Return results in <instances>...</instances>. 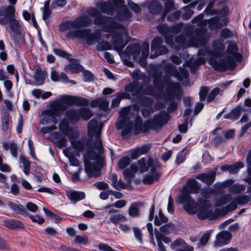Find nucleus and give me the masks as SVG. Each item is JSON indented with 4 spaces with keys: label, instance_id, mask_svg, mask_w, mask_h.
Listing matches in <instances>:
<instances>
[{
    "label": "nucleus",
    "instance_id": "obj_1",
    "mask_svg": "<svg viewBox=\"0 0 251 251\" xmlns=\"http://www.w3.org/2000/svg\"><path fill=\"white\" fill-rule=\"evenodd\" d=\"M201 186V184L195 179L188 180L186 185L182 188V194L178 198V202L183 204V209L188 213L191 215L197 213V217L200 220L214 219L215 215L210 209L211 204L210 201L201 198L197 203L190 195L198 193Z\"/></svg>",
    "mask_w": 251,
    "mask_h": 251
},
{
    "label": "nucleus",
    "instance_id": "obj_2",
    "mask_svg": "<svg viewBox=\"0 0 251 251\" xmlns=\"http://www.w3.org/2000/svg\"><path fill=\"white\" fill-rule=\"evenodd\" d=\"M91 24V19L87 16L83 15L75 18L74 20L66 21L63 25L66 29L69 30L67 34L68 38L85 39L87 45L92 46L99 42L101 39V35L100 32L93 33L91 29L85 28Z\"/></svg>",
    "mask_w": 251,
    "mask_h": 251
},
{
    "label": "nucleus",
    "instance_id": "obj_3",
    "mask_svg": "<svg viewBox=\"0 0 251 251\" xmlns=\"http://www.w3.org/2000/svg\"><path fill=\"white\" fill-rule=\"evenodd\" d=\"M87 13L90 16L94 17L93 23L97 25L103 26L106 32L113 33L115 30H121L114 34L112 41L115 49L122 50L125 46L123 44L122 35L124 33H126V27L115 21L113 18L102 15L96 8H89Z\"/></svg>",
    "mask_w": 251,
    "mask_h": 251
},
{
    "label": "nucleus",
    "instance_id": "obj_4",
    "mask_svg": "<svg viewBox=\"0 0 251 251\" xmlns=\"http://www.w3.org/2000/svg\"><path fill=\"white\" fill-rule=\"evenodd\" d=\"M238 48L235 43H230L227 47L226 50V58H219L218 53L214 54L209 59V64L213 69L218 71H226L228 69H233L236 67L235 59L239 61L241 58L240 54L237 52Z\"/></svg>",
    "mask_w": 251,
    "mask_h": 251
},
{
    "label": "nucleus",
    "instance_id": "obj_5",
    "mask_svg": "<svg viewBox=\"0 0 251 251\" xmlns=\"http://www.w3.org/2000/svg\"><path fill=\"white\" fill-rule=\"evenodd\" d=\"M170 77L165 75L163 77V82L167 85L165 88L166 95L164 98V102L169 105L167 111L173 112L178 108V103L175 99L180 100L181 97V87L178 82H170Z\"/></svg>",
    "mask_w": 251,
    "mask_h": 251
},
{
    "label": "nucleus",
    "instance_id": "obj_6",
    "mask_svg": "<svg viewBox=\"0 0 251 251\" xmlns=\"http://www.w3.org/2000/svg\"><path fill=\"white\" fill-rule=\"evenodd\" d=\"M139 170L141 173H144L150 168V172L144 177L142 182L145 184H151L157 181L162 175L160 172V165L158 161H154L152 158L148 160V163L145 158H142L138 161Z\"/></svg>",
    "mask_w": 251,
    "mask_h": 251
},
{
    "label": "nucleus",
    "instance_id": "obj_7",
    "mask_svg": "<svg viewBox=\"0 0 251 251\" xmlns=\"http://www.w3.org/2000/svg\"><path fill=\"white\" fill-rule=\"evenodd\" d=\"M87 158L84 159L85 172L89 178L98 177L101 174L103 166L104 159L99 157L98 153L92 149L87 150Z\"/></svg>",
    "mask_w": 251,
    "mask_h": 251
},
{
    "label": "nucleus",
    "instance_id": "obj_8",
    "mask_svg": "<svg viewBox=\"0 0 251 251\" xmlns=\"http://www.w3.org/2000/svg\"><path fill=\"white\" fill-rule=\"evenodd\" d=\"M71 105L69 96H65L60 100H56L51 105V110L47 111V115L44 117L41 120L42 124H46L50 123V117L51 118V121L56 124L57 120L55 117L60 116L62 112L66 111L68 106Z\"/></svg>",
    "mask_w": 251,
    "mask_h": 251
},
{
    "label": "nucleus",
    "instance_id": "obj_9",
    "mask_svg": "<svg viewBox=\"0 0 251 251\" xmlns=\"http://www.w3.org/2000/svg\"><path fill=\"white\" fill-rule=\"evenodd\" d=\"M169 113L168 111H161L158 114H155L152 119L146 120L144 123V130L149 132L150 130H160L168 122L170 118Z\"/></svg>",
    "mask_w": 251,
    "mask_h": 251
},
{
    "label": "nucleus",
    "instance_id": "obj_10",
    "mask_svg": "<svg viewBox=\"0 0 251 251\" xmlns=\"http://www.w3.org/2000/svg\"><path fill=\"white\" fill-rule=\"evenodd\" d=\"M129 110L127 108H123L120 112L121 120L116 124V128L121 129V135L123 138H127L131 134L133 123L130 122L128 115Z\"/></svg>",
    "mask_w": 251,
    "mask_h": 251
},
{
    "label": "nucleus",
    "instance_id": "obj_11",
    "mask_svg": "<svg viewBox=\"0 0 251 251\" xmlns=\"http://www.w3.org/2000/svg\"><path fill=\"white\" fill-rule=\"evenodd\" d=\"M210 35L205 27H198L194 29V35L189 42L195 47H205L207 44Z\"/></svg>",
    "mask_w": 251,
    "mask_h": 251
},
{
    "label": "nucleus",
    "instance_id": "obj_12",
    "mask_svg": "<svg viewBox=\"0 0 251 251\" xmlns=\"http://www.w3.org/2000/svg\"><path fill=\"white\" fill-rule=\"evenodd\" d=\"M16 10L13 5L0 7V25H6L15 17Z\"/></svg>",
    "mask_w": 251,
    "mask_h": 251
},
{
    "label": "nucleus",
    "instance_id": "obj_13",
    "mask_svg": "<svg viewBox=\"0 0 251 251\" xmlns=\"http://www.w3.org/2000/svg\"><path fill=\"white\" fill-rule=\"evenodd\" d=\"M220 16L213 17L208 21V27L211 30H217L221 29L223 25H226L228 22V19L225 17L223 20V23L220 22Z\"/></svg>",
    "mask_w": 251,
    "mask_h": 251
},
{
    "label": "nucleus",
    "instance_id": "obj_14",
    "mask_svg": "<svg viewBox=\"0 0 251 251\" xmlns=\"http://www.w3.org/2000/svg\"><path fill=\"white\" fill-rule=\"evenodd\" d=\"M216 172L213 171L208 173H201L196 176V178L209 186L213 184L216 179Z\"/></svg>",
    "mask_w": 251,
    "mask_h": 251
},
{
    "label": "nucleus",
    "instance_id": "obj_15",
    "mask_svg": "<svg viewBox=\"0 0 251 251\" xmlns=\"http://www.w3.org/2000/svg\"><path fill=\"white\" fill-rule=\"evenodd\" d=\"M97 7L103 13L110 15H113L115 13V8L110 1L99 2L97 4Z\"/></svg>",
    "mask_w": 251,
    "mask_h": 251
},
{
    "label": "nucleus",
    "instance_id": "obj_16",
    "mask_svg": "<svg viewBox=\"0 0 251 251\" xmlns=\"http://www.w3.org/2000/svg\"><path fill=\"white\" fill-rule=\"evenodd\" d=\"M231 238V234L229 232L223 231L219 232L216 236L215 245L221 247L228 244Z\"/></svg>",
    "mask_w": 251,
    "mask_h": 251
},
{
    "label": "nucleus",
    "instance_id": "obj_17",
    "mask_svg": "<svg viewBox=\"0 0 251 251\" xmlns=\"http://www.w3.org/2000/svg\"><path fill=\"white\" fill-rule=\"evenodd\" d=\"M8 206L15 214H19L24 218H26L29 215V213L22 204H17L13 202L9 201L8 203Z\"/></svg>",
    "mask_w": 251,
    "mask_h": 251
},
{
    "label": "nucleus",
    "instance_id": "obj_18",
    "mask_svg": "<svg viewBox=\"0 0 251 251\" xmlns=\"http://www.w3.org/2000/svg\"><path fill=\"white\" fill-rule=\"evenodd\" d=\"M66 196L73 203H76L78 201L84 199L85 198V194L84 192L75 190L66 191Z\"/></svg>",
    "mask_w": 251,
    "mask_h": 251
},
{
    "label": "nucleus",
    "instance_id": "obj_19",
    "mask_svg": "<svg viewBox=\"0 0 251 251\" xmlns=\"http://www.w3.org/2000/svg\"><path fill=\"white\" fill-rule=\"evenodd\" d=\"M131 13L125 5L117 8V15L115 17L119 20H124L131 18Z\"/></svg>",
    "mask_w": 251,
    "mask_h": 251
},
{
    "label": "nucleus",
    "instance_id": "obj_20",
    "mask_svg": "<svg viewBox=\"0 0 251 251\" xmlns=\"http://www.w3.org/2000/svg\"><path fill=\"white\" fill-rule=\"evenodd\" d=\"M159 32L164 36L166 42L172 41L173 36L171 34V26H169L166 24L158 25L157 26Z\"/></svg>",
    "mask_w": 251,
    "mask_h": 251
},
{
    "label": "nucleus",
    "instance_id": "obj_21",
    "mask_svg": "<svg viewBox=\"0 0 251 251\" xmlns=\"http://www.w3.org/2000/svg\"><path fill=\"white\" fill-rule=\"evenodd\" d=\"M126 92H130L132 96H136L141 95L140 93L142 90V87L138 82H133L127 85L125 88Z\"/></svg>",
    "mask_w": 251,
    "mask_h": 251
},
{
    "label": "nucleus",
    "instance_id": "obj_22",
    "mask_svg": "<svg viewBox=\"0 0 251 251\" xmlns=\"http://www.w3.org/2000/svg\"><path fill=\"white\" fill-rule=\"evenodd\" d=\"M243 167V163L238 162L230 165H223L221 166V169L223 171H228L231 174H235L238 172L240 169Z\"/></svg>",
    "mask_w": 251,
    "mask_h": 251
},
{
    "label": "nucleus",
    "instance_id": "obj_23",
    "mask_svg": "<svg viewBox=\"0 0 251 251\" xmlns=\"http://www.w3.org/2000/svg\"><path fill=\"white\" fill-rule=\"evenodd\" d=\"M143 205V203L141 201L132 203L129 207L128 215L132 218L138 217L141 214L139 208Z\"/></svg>",
    "mask_w": 251,
    "mask_h": 251
},
{
    "label": "nucleus",
    "instance_id": "obj_24",
    "mask_svg": "<svg viewBox=\"0 0 251 251\" xmlns=\"http://www.w3.org/2000/svg\"><path fill=\"white\" fill-rule=\"evenodd\" d=\"M54 140V143L60 149L66 147L67 145V140L66 137L63 136L60 132H55L52 135Z\"/></svg>",
    "mask_w": 251,
    "mask_h": 251
},
{
    "label": "nucleus",
    "instance_id": "obj_25",
    "mask_svg": "<svg viewBox=\"0 0 251 251\" xmlns=\"http://www.w3.org/2000/svg\"><path fill=\"white\" fill-rule=\"evenodd\" d=\"M143 121L141 117L137 116L135 119L134 125H133V132L134 135H138L140 132L146 133L148 132V131H144V123L142 124Z\"/></svg>",
    "mask_w": 251,
    "mask_h": 251
},
{
    "label": "nucleus",
    "instance_id": "obj_26",
    "mask_svg": "<svg viewBox=\"0 0 251 251\" xmlns=\"http://www.w3.org/2000/svg\"><path fill=\"white\" fill-rule=\"evenodd\" d=\"M71 105L75 104L78 106H87L89 104V100L77 96H69Z\"/></svg>",
    "mask_w": 251,
    "mask_h": 251
},
{
    "label": "nucleus",
    "instance_id": "obj_27",
    "mask_svg": "<svg viewBox=\"0 0 251 251\" xmlns=\"http://www.w3.org/2000/svg\"><path fill=\"white\" fill-rule=\"evenodd\" d=\"M65 116L72 123H76L80 120L78 109H70L67 111Z\"/></svg>",
    "mask_w": 251,
    "mask_h": 251
},
{
    "label": "nucleus",
    "instance_id": "obj_28",
    "mask_svg": "<svg viewBox=\"0 0 251 251\" xmlns=\"http://www.w3.org/2000/svg\"><path fill=\"white\" fill-rule=\"evenodd\" d=\"M126 51L136 59L139 55L141 52L140 45L137 43H134L128 45L126 48Z\"/></svg>",
    "mask_w": 251,
    "mask_h": 251
},
{
    "label": "nucleus",
    "instance_id": "obj_29",
    "mask_svg": "<svg viewBox=\"0 0 251 251\" xmlns=\"http://www.w3.org/2000/svg\"><path fill=\"white\" fill-rule=\"evenodd\" d=\"M242 109L243 108L241 106H238L236 108L233 109L229 113L225 115L224 117L226 119L236 121L240 116Z\"/></svg>",
    "mask_w": 251,
    "mask_h": 251
},
{
    "label": "nucleus",
    "instance_id": "obj_30",
    "mask_svg": "<svg viewBox=\"0 0 251 251\" xmlns=\"http://www.w3.org/2000/svg\"><path fill=\"white\" fill-rule=\"evenodd\" d=\"M4 224L6 227L11 229H19L24 228V225L18 220H9L5 221Z\"/></svg>",
    "mask_w": 251,
    "mask_h": 251
},
{
    "label": "nucleus",
    "instance_id": "obj_31",
    "mask_svg": "<svg viewBox=\"0 0 251 251\" xmlns=\"http://www.w3.org/2000/svg\"><path fill=\"white\" fill-rule=\"evenodd\" d=\"M137 99L139 104L142 106L151 107L153 104V100L150 97L141 95L138 96Z\"/></svg>",
    "mask_w": 251,
    "mask_h": 251
},
{
    "label": "nucleus",
    "instance_id": "obj_32",
    "mask_svg": "<svg viewBox=\"0 0 251 251\" xmlns=\"http://www.w3.org/2000/svg\"><path fill=\"white\" fill-rule=\"evenodd\" d=\"M175 5L173 1L168 0L165 3L164 10L162 13L161 20L163 21L165 20L167 14L171 10L175 9Z\"/></svg>",
    "mask_w": 251,
    "mask_h": 251
},
{
    "label": "nucleus",
    "instance_id": "obj_33",
    "mask_svg": "<svg viewBox=\"0 0 251 251\" xmlns=\"http://www.w3.org/2000/svg\"><path fill=\"white\" fill-rule=\"evenodd\" d=\"M67 72H71L72 74L78 73L83 71V67L80 64L77 63H72L65 67Z\"/></svg>",
    "mask_w": 251,
    "mask_h": 251
},
{
    "label": "nucleus",
    "instance_id": "obj_34",
    "mask_svg": "<svg viewBox=\"0 0 251 251\" xmlns=\"http://www.w3.org/2000/svg\"><path fill=\"white\" fill-rule=\"evenodd\" d=\"M168 221V218L163 213L162 210L160 209L158 211V215H156L154 217V225L159 226L163 223H167Z\"/></svg>",
    "mask_w": 251,
    "mask_h": 251
},
{
    "label": "nucleus",
    "instance_id": "obj_35",
    "mask_svg": "<svg viewBox=\"0 0 251 251\" xmlns=\"http://www.w3.org/2000/svg\"><path fill=\"white\" fill-rule=\"evenodd\" d=\"M79 117L80 119L82 118L85 121L90 119L93 116V113L90 110L87 108H80L78 109Z\"/></svg>",
    "mask_w": 251,
    "mask_h": 251
},
{
    "label": "nucleus",
    "instance_id": "obj_36",
    "mask_svg": "<svg viewBox=\"0 0 251 251\" xmlns=\"http://www.w3.org/2000/svg\"><path fill=\"white\" fill-rule=\"evenodd\" d=\"M50 1L46 0L44 3V5L41 8L42 11V18L44 21H47L51 14V10L50 8Z\"/></svg>",
    "mask_w": 251,
    "mask_h": 251
},
{
    "label": "nucleus",
    "instance_id": "obj_37",
    "mask_svg": "<svg viewBox=\"0 0 251 251\" xmlns=\"http://www.w3.org/2000/svg\"><path fill=\"white\" fill-rule=\"evenodd\" d=\"M168 51V49L165 46L161 45L155 49L154 50H153V52H151L150 58L152 59L155 58L159 55L167 53Z\"/></svg>",
    "mask_w": 251,
    "mask_h": 251
},
{
    "label": "nucleus",
    "instance_id": "obj_38",
    "mask_svg": "<svg viewBox=\"0 0 251 251\" xmlns=\"http://www.w3.org/2000/svg\"><path fill=\"white\" fill-rule=\"evenodd\" d=\"M120 55L125 64L129 67L133 66V63L130 61L131 55L128 51H126V49L124 51H122Z\"/></svg>",
    "mask_w": 251,
    "mask_h": 251
},
{
    "label": "nucleus",
    "instance_id": "obj_39",
    "mask_svg": "<svg viewBox=\"0 0 251 251\" xmlns=\"http://www.w3.org/2000/svg\"><path fill=\"white\" fill-rule=\"evenodd\" d=\"M71 145L75 150L82 151L85 149V142L83 138L79 139L78 140L71 141Z\"/></svg>",
    "mask_w": 251,
    "mask_h": 251
},
{
    "label": "nucleus",
    "instance_id": "obj_40",
    "mask_svg": "<svg viewBox=\"0 0 251 251\" xmlns=\"http://www.w3.org/2000/svg\"><path fill=\"white\" fill-rule=\"evenodd\" d=\"M109 220L115 225H118L120 223L125 222L127 221V218L121 214H118L112 215Z\"/></svg>",
    "mask_w": 251,
    "mask_h": 251
},
{
    "label": "nucleus",
    "instance_id": "obj_41",
    "mask_svg": "<svg viewBox=\"0 0 251 251\" xmlns=\"http://www.w3.org/2000/svg\"><path fill=\"white\" fill-rule=\"evenodd\" d=\"M34 77L35 82L38 84L42 85L44 83L45 76L41 70L37 69L35 71Z\"/></svg>",
    "mask_w": 251,
    "mask_h": 251
},
{
    "label": "nucleus",
    "instance_id": "obj_42",
    "mask_svg": "<svg viewBox=\"0 0 251 251\" xmlns=\"http://www.w3.org/2000/svg\"><path fill=\"white\" fill-rule=\"evenodd\" d=\"M175 226L174 224L171 222L167 223L161 226L159 230L161 232L165 234H169L174 230Z\"/></svg>",
    "mask_w": 251,
    "mask_h": 251
},
{
    "label": "nucleus",
    "instance_id": "obj_43",
    "mask_svg": "<svg viewBox=\"0 0 251 251\" xmlns=\"http://www.w3.org/2000/svg\"><path fill=\"white\" fill-rule=\"evenodd\" d=\"M9 24V27L11 30L15 33H18L20 32V25L18 20L15 19V17L11 19L8 22Z\"/></svg>",
    "mask_w": 251,
    "mask_h": 251
},
{
    "label": "nucleus",
    "instance_id": "obj_44",
    "mask_svg": "<svg viewBox=\"0 0 251 251\" xmlns=\"http://www.w3.org/2000/svg\"><path fill=\"white\" fill-rule=\"evenodd\" d=\"M163 43V40L162 37L159 36L155 37L151 43V52H153V50L162 45Z\"/></svg>",
    "mask_w": 251,
    "mask_h": 251
},
{
    "label": "nucleus",
    "instance_id": "obj_45",
    "mask_svg": "<svg viewBox=\"0 0 251 251\" xmlns=\"http://www.w3.org/2000/svg\"><path fill=\"white\" fill-rule=\"evenodd\" d=\"M130 163V159L128 156L122 157L118 162V166L120 169H124Z\"/></svg>",
    "mask_w": 251,
    "mask_h": 251
},
{
    "label": "nucleus",
    "instance_id": "obj_46",
    "mask_svg": "<svg viewBox=\"0 0 251 251\" xmlns=\"http://www.w3.org/2000/svg\"><path fill=\"white\" fill-rule=\"evenodd\" d=\"M20 160L23 163L24 168L23 171L25 174L26 175L29 174L30 173V161L26 159L25 156H21L20 157Z\"/></svg>",
    "mask_w": 251,
    "mask_h": 251
},
{
    "label": "nucleus",
    "instance_id": "obj_47",
    "mask_svg": "<svg viewBox=\"0 0 251 251\" xmlns=\"http://www.w3.org/2000/svg\"><path fill=\"white\" fill-rule=\"evenodd\" d=\"M100 134L98 132L96 135V141L94 142V148L98 152H100L103 148L102 142L100 138Z\"/></svg>",
    "mask_w": 251,
    "mask_h": 251
},
{
    "label": "nucleus",
    "instance_id": "obj_48",
    "mask_svg": "<svg viewBox=\"0 0 251 251\" xmlns=\"http://www.w3.org/2000/svg\"><path fill=\"white\" fill-rule=\"evenodd\" d=\"M53 51L56 55L61 57L69 59L70 60H73V59L69 58L70 55L69 53L61 49L53 48Z\"/></svg>",
    "mask_w": 251,
    "mask_h": 251
},
{
    "label": "nucleus",
    "instance_id": "obj_49",
    "mask_svg": "<svg viewBox=\"0 0 251 251\" xmlns=\"http://www.w3.org/2000/svg\"><path fill=\"white\" fill-rule=\"evenodd\" d=\"M215 193V190L212 188H203L201 192V195L205 198H209L213 194Z\"/></svg>",
    "mask_w": 251,
    "mask_h": 251
},
{
    "label": "nucleus",
    "instance_id": "obj_50",
    "mask_svg": "<svg viewBox=\"0 0 251 251\" xmlns=\"http://www.w3.org/2000/svg\"><path fill=\"white\" fill-rule=\"evenodd\" d=\"M232 199L231 195L229 194H226L223 196L217 202V205L219 206H221L223 205H224L229 201H230Z\"/></svg>",
    "mask_w": 251,
    "mask_h": 251
},
{
    "label": "nucleus",
    "instance_id": "obj_51",
    "mask_svg": "<svg viewBox=\"0 0 251 251\" xmlns=\"http://www.w3.org/2000/svg\"><path fill=\"white\" fill-rule=\"evenodd\" d=\"M96 49L99 51L109 50L111 49V45L107 41H102L98 43L96 46Z\"/></svg>",
    "mask_w": 251,
    "mask_h": 251
},
{
    "label": "nucleus",
    "instance_id": "obj_52",
    "mask_svg": "<svg viewBox=\"0 0 251 251\" xmlns=\"http://www.w3.org/2000/svg\"><path fill=\"white\" fill-rule=\"evenodd\" d=\"M183 26V24L182 23L173 24L171 26V34H176L179 33L181 31Z\"/></svg>",
    "mask_w": 251,
    "mask_h": 251
},
{
    "label": "nucleus",
    "instance_id": "obj_53",
    "mask_svg": "<svg viewBox=\"0 0 251 251\" xmlns=\"http://www.w3.org/2000/svg\"><path fill=\"white\" fill-rule=\"evenodd\" d=\"M123 174L125 180L128 183H131L132 179L134 177V174L129 169H126L124 170Z\"/></svg>",
    "mask_w": 251,
    "mask_h": 251
},
{
    "label": "nucleus",
    "instance_id": "obj_54",
    "mask_svg": "<svg viewBox=\"0 0 251 251\" xmlns=\"http://www.w3.org/2000/svg\"><path fill=\"white\" fill-rule=\"evenodd\" d=\"M59 129L65 134L71 128L69 123L65 119H63L59 124Z\"/></svg>",
    "mask_w": 251,
    "mask_h": 251
},
{
    "label": "nucleus",
    "instance_id": "obj_55",
    "mask_svg": "<svg viewBox=\"0 0 251 251\" xmlns=\"http://www.w3.org/2000/svg\"><path fill=\"white\" fill-rule=\"evenodd\" d=\"M209 91V88L207 86H203L201 88L199 92L200 100L201 101H203L205 100Z\"/></svg>",
    "mask_w": 251,
    "mask_h": 251
},
{
    "label": "nucleus",
    "instance_id": "obj_56",
    "mask_svg": "<svg viewBox=\"0 0 251 251\" xmlns=\"http://www.w3.org/2000/svg\"><path fill=\"white\" fill-rule=\"evenodd\" d=\"M164 70L168 74L173 75H175L177 73L176 67L171 63H168L165 65L164 67Z\"/></svg>",
    "mask_w": 251,
    "mask_h": 251
},
{
    "label": "nucleus",
    "instance_id": "obj_57",
    "mask_svg": "<svg viewBox=\"0 0 251 251\" xmlns=\"http://www.w3.org/2000/svg\"><path fill=\"white\" fill-rule=\"evenodd\" d=\"M9 122V114L8 113L5 114L2 117V129L4 131H5L8 129Z\"/></svg>",
    "mask_w": 251,
    "mask_h": 251
},
{
    "label": "nucleus",
    "instance_id": "obj_58",
    "mask_svg": "<svg viewBox=\"0 0 251 251\" xmlns=\"http://www.w3.org/2000/svg\"><path fill=\"white\" fill-rule=\"evenodd\" d=\"M27 216L30 218L33 223H37L39 225L43 224L45 222L43 217L39 215H31L29 213V215Z\"/></svg>",
    "mask_w": 251,
    "mask_h": 251
},
{
    "label": "nucleus",
    "instance_id": "obj_59",
    "mask_svg": "<svg viewBox=\"0 0 251 251\" xmlns=\"http://www.w3.org/2000/svg\"><path fill=\"white\" fill-rule=\"evenodd\" d=\"M220 93V88L216 87L214 88L209 94L207 98V102H209L214 100L216 96Z\"/></svg>",
    "mask_w": 251,
    "mask_h": 251
},
{
    "label": "nucleus",
    "instance_id": "obj_60",
    "mask_svg": "<svg viewBox=\"0 0 251 251\" xmlns=\"http://www.w3.org/2000/svg\"><path fill=\"white\" fill-rule=\"evenodd\" d=\"M244 186L241 185L235 184L229 188V192L233 194H238L244 191Z\"/></svg>",
    "mask_w": 251,
    "mask_h": 251
},
{
    "label": "nucleus",
    "instance_id": "obj_61",
    "mask_svg": "<svg viewBox=\"0 0 251 251\" xmlns=\"http://www.w3.org/2000/svg\"><path fill=\"white\" fill-rule=\"evenodd\" d=\"M43 210L48 217L54 219L56 221L61 220V218L59 215L54 214L53 212L48 209L47 208L44 207Z\"/></svg>",
    "mask_w": 251,
    "mask_h": 251
},
{
    "label": "nucleus",
    "instance_id": "obj_62",
    "mask_svg": "<svg viewBox=\"0 0 251 251\" xmlns=\"http://www.w3.org/2000/svg\"><path fill=\"white\" fill-rule=\"evenodd\" d=\"M98 107L104 111H107L108 108L109 102L104 98H100Z\"/></svg>",
    "mask_w": 251,
    "mask_h": 251
},
{
    "label": "nucleus",
    "instance_id": "obj_63",
    "mask_svg": "<svg viewBox=\"0 0 251 251\" xmlns=\"http://www.w3.org/2000/svg\"><path fill=\"white\" fill-rule=\"evenodd\" d=\"M235 201L239 205L246 204L250 201V197L247 195H242L235 198Z\"/></svg>",
    "mask_w": 251,
    "mask_h": 251
},
{
    "label": "nucleus",
    "instance_id": "obj_64",
    "mask_svg": "<svg viewBox=\"0 0 251 251\" xmlns=\"http://www.w3.org/2000/svg\"><path fill=\"white\" fill-rule=\"evenodd\" d=\"M82 72L84 81H91L94 79V75L90 71L84 70V71H83Z\"/></svg>",
    "mask_w": 251,
    "mask_h": 251
}]
</instances>
